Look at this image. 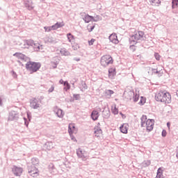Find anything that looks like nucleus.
Instances as JSON below:
<instances>
[{
    "mask_svg": "<svg viewBox=\"0 0 178 178\" xmlns=\"http://www.w3.org/2000/svg\"><path fill=\"white\" fill-rule=\"evenodd\" d=\"M152 74H158V73H159V71H158L157 69L152 68Z\"/></svg>",
    "mask_w": 178,
    "mask_h": 178,
    "instance_id": "nucleus-40",
    "label": "nucleus"
},
{
    "mask_svg": "<svg viewBox=\"0 0 178 178\" xmlns=\"http://www.w3.org/2000/svg\"><path fill=\"white\" fill-rule=\"evenodd\" d=\"M159 3H161V1H159Z\"/></svg>",
    "mask_w": 178,
    "mask_h": 178,
    "instance_id": "nucleus-61",
    "label": "nucleus"
},
{
    "mask_svg": "<svg viewBox=\"0 0 178 178\" xmlns=\"http://www.w3.org/2000/svg\"><path fill=\"white\" fill-rule=\"evenodd\" d=\"M19 119V113L17 111H12L8 116V120H17Z\"/></svg>",
    "mask_w": 178,
    "mask_h": 178,
    "instance_id": "nucleus-10",
    "label": "nucleus"
},
{
    "mask_svg": "<svg viewBox=\"0 0 178 178\" xmlns=\"http://www.w3.org/2000/svg\"><path fill=\"white\" fill-rule=\"evenodd\" d=\"M76 129L74 124H69L68 126V132L70 134L71 133H73V129Z\"/></svg>",
    "mask_w": 178,
    "mask_h": 178,
    "instance_id": "nucleus-30",
    "label": "nucleus"
},
{
    "mask_svg": "<svg viewBox=\"0 0 178 178\" xmlns=\"http://www.w3.org/2000/svg\"><path fill=\"white\" fill-rule=\"evenodd\" d=\"M114 92H113V90H106L104 94L107 97V98H111Z\"/></svg>",
    "mask_w": 178,
    "mask_h": 178,
    "instance_id": "nucleus-25",
    "label": "nucleus"
},
{
    "mask_svg": "<svg viewBox=\"0 0 178 178\" xmlns=\"http://www.w3.org/2000/svg\"><path fill=\"white\" fill-rule=\"evenodd\" d=\"M95 137H99L101 134H102V129L99 127H97L95 128Z\"/></svg>",
    "mask_w": 178,
    "mask_h": 178,
    "instance_id": "nucleus-19",
    "label": "nucleus"
},
{
    "mask_svg": "<svg viewBox=\"0 0 178 178\" xmlns=\"http://www.w3.org/2000/svg\"><path fill=\"white\" fill-rule=\"evenodd\" d=\"M73 97L74 98V99H76V101H79V99H80V95L77 94H74L73 95Z\"/></svg>",
    "mask_w": 178,
    "mask_h": 178,
    "instance_id": "nucleus-38",
    "label": "nucleus"
},
{
    "mask_svg": "<svg viewBox=\"0 0 178 178\" xmlns=\"http://www.w3.org/2000/svg\"><path fill=\"white\" fill-rule=\"evenodd\" d=\"M108 40H110L111 42H113V44H119V40H118V35H116L115 33L111 34L108 37Z\"/></svg>",
    "mask_w": 178,
    "mask_h": 178,
    "instance_id": "nucleus-14",
    "label": "nucleus"
},
{
    "mask_svg": "<svg viewBox=\"0 0 178 178\" xmlns=\"http://www.w3.org/2000/svg\"><path fill=\"white\" fill-rule=\"evenodd\" d=\"M56 115L58 116V118H63V111L60 108H59L58 110V111L56 112Z\"/></svg>",
    "mask_w": 178,
    "mask_h": 178,
    "instance_id": "nucleus-29",
    "label": "nucleus"
},
{
    "mask_svg": "<svg viewBox=\"0 0 178 178\" xmlns=\"http://www.w3.org/2000/svg\"><path fill=\"white\" fill-rule=\"evenodd\" d=\"M65 26L63 22H57L54 25L51 26L53 30H57V29H60V27H63Z\"/></svg>",
    "mask_w": 178,
    "mask_h": 178,
    "instance_id": "nucleus-22",
    "label": "nucleus"
},
{
    "mask_svg": "<svg viewBox=\"0 0 178 178\" xmlns=\"http://www.w3.org/2000/svg\"><path fill=\"white\" fill-rule=\"evenodd\" d=\"M94 29H95V25L90 26V29H89V33H91V31H92V30H94Z\"/></svg>",
    "mask_w": 178,
    "mask_h": 178,
    "instance_id": "nucleus-47",
    "label": "nucleus"
},
{
    "mask_svg": "<svg viewBox=\"0 0 178 178\" xmlns=\"http://www.w3.org/2000/svg\"><path fill=\"white\" fill-rule=\"evenodd\" d=\"M146 70L149 76H152V68L151 67H147Z\"/></svg>",
    "mask_w": 178,
    "mask_h": 178,
    "instance_id": "nucleus-33",
    "label": "nucleus"
},
{
    "mask_svg": "<svg viewBox=\"0 0 178 178\" xmlns=\"http://www.w3.org/2000/svg\"><path fill=\"white\" fill-rule=\"evenodd\" d=\"M54 90H55V87L51 86V87L49 89V92H54Z\"/></svg>",
    "mask_w": 178,
    "mask_h": 178,
    "instance_id": "nucleus-44",
    "label": "nucleus"
},
{
    "mask_svg": "<svg viewBox=\"0 0 178 178\" xmlns=\"http://www.w3.org/2000/svg\"><path fill=\"white\" fill-rule=\"evenodd\" d=\"M65 86L64 90H65V91H67V90H70V84H69V82H67V81H65L64 82V85Z\"/></svg>",
    "mask_w": 178,
    "mask_h": 178,
    "instance_id": "nucleus-28",
    "label": "nucleus"
},
{
    "mask_svg": "<svg viewBox=\"0 0 178 178\" xmlns=\"http://www.w3.org/2000/svg\"><path fill=\"white\" fill-rule=\"evenodd\" d=\"M40 1H45V0H40Z\"/></svg>",
    "mask_w": 178,
    "mask_h": 178,
    "instance_id": "nucleus-62",
    "label": "nucleus"
},
{
    "mask_svg": "<svg viewBox=\"0 0 178 178\" xmlns=\"http://www.w3.org/2000/svg\"><path fill=\"white\" fill-rule=\"evenodd\" d=\"M149 165H151V161L149 160L145 161L143 162V166H145V168H147V166H149Z\"/></svg>",
    "mask_w": 178,
    "mask_h": 178,
    "instance_id": "nucleus-34",
    "label": "nucleus"
},
{
    "mask_svg": "<svg viewBox=\"0 0 178 178\" xmlns=\"http://www.w3.org/2000/svg\"><path fill=\"white\" fill-rule=\"evenodd\" d=\"M44 31L49 33V31H52L54 30V28H52V26H44Z\"/></svg>",
    "mask_w": 178,
    "mask_h": 178,
    "instance_id": "nucleus-32",
    "label": "nucleus"
},
{
    "mask_svg": "<svg viewBox=\"0 0 178 178\" xmlns=\"http://www.w3.org/2000/svg\"><path fill=\"white\" fill-rule=\"evenodd\" d=\"M74 60H76V62H80V58L75 57Z\"/></svg>",
    "mask_w": 178,
    "mask_h": 178,
    "instance_id": "nucleus-50",
    "label": "nucleus"
},
{
    "mask_svg": "<svg viewBox=\"0 0 178 178\" xmlns=\"http://www.w3.org/2000/svg\"><path fill=\"white\" fill-rule=\"evenodd\" d=\"M100 63L102 66L106 67V66H109V65L113 63V58L110 55H104L102 57Z\"/></svg>",
    "mask_w": 178,
    "mask_h": 178,
    "instance_id": "nucleus-5",
    "label": "nucleus"
},
{
    "mask_svg": "<svg viewBox=\"0 0 178 178\" xmlns=\"http://www.w3.org/2000/svg\"><path fill=\"white\" fill-rule=\"evenodd\" d=\"M141 123H140V127H145V124H147V115H142L140 118Z\"/></svg>",
    "mask_w": 178,
    "mask_h": 178,
    "instance_id": "nucleus-18",
    "label": "nucleus"
},
{
    "mask_svg": "<svg viewBox=\"0 0 178 178\" xmlns=\"http://www.w3.org/2000/svg\"><path fill=\"white\" fill-rule=\"evenodd\" d=\"M44 148L47 149L48 151H51L54 148V143L52 142H47L44 144Z\"/></svg>",
    "mask_w": 178,
    "mask_h": 178,
    "instance_id": "nucleus-23",
    "label": "nucleus"
},
{
    "mask_svg": "<svg viewBox=\"0 0 178 178\" xmlns=\"http://www.w3.org/2000/svg\"><path fill=\"white\" fill-rule=\"evenodd\" d=\"M3 95H0V106H2V105H3V103H2V99H3Z\"/></svg>",
    "mask_w": 178,
    "mask_h": 178,
    "instance_id": "nucleus-43",
    "label": "nucleus"
},
{
    "mask_svg": "<svg viewBox=\"0 0 178 178\" xmlns=\"http://www.w3.org/2000/svg\"><path fill=\"white\" fill-rule=\"evenodd\" d=\"M60 53L61 55H63V56H69L70 55V52H69V51H67V49L65 48H62L60 50Z\"/></svg>",
    "mask_w": 178,
    "mask_h": 178,
    "instance_id": "nucleus-20",
    "label": "nucleus"
},
{
    "mask_svg": "<svg viewBox=\"0 0 178 178\" xmlns=\"http://www.w3.org/2000/svg\"><path fill=\"white\" fill-rule=\"evenodd\" d=\"M113 70H112V69L108 70V76H111V74H113Z\"/></svg>",
    "mask_w": 178,
    "mask_h": 178,
    "instance_id": "nucleus-48",
    "label": "nucleus"
},
{
    "mask_svg": "<svg viewBox=\"0 0 178 178\" xmlns=\"http://www.w3.org/2000/svg\"><path fill=\"white\" fill-rule=\"evenodd\" d=\"M155 120L153 119H148L146 122L145 127H146L147 131H152L154 130V123Z\"/></svg>",
    "mask_w": 178,
    "mask_h": 178,
    "instance_id": "nucleus-9",
    "label": "nucleus"
},
{
    "mask_svg": "<svg viewBox=\"0 0 178 178\" xmlns=\"http://www.w3.org/2000/svg\"><path fill=\"white\" fill-rule=\"evenodd\" d=\"M24 6L26 7L28 10H32L33 9V1L28 0L25 1Z\"/></svg>",
    "mask_w": 178,
    "mask_h": 178,
    "instance_id": "nucleus-17",
    "label": "nucleus"
},
{
    "mask_svg": "<svg viewBox=\"0 0 178 178\" xmlns=\"http://www.w3.org/2000/svg\"><path fill=\"white\" fill-rule=\"evenodd\" d=\"M120 130L121 131V133H123V134H127V124H122L120 127Z\"/></svg>",
    "mask_w": 178,
    "mask_h": 178,
    "instance_id": "nucleus-24",
    "label": "nucleus"
},
{
    "mask_svg": "<svg viewBox=\"0 0 178 178\" xmlns=\"http://www.w3.org/2000/svg\"><path fill=\"white\" fill-rule=\"evenodd\" d=\"M79 88L81 91H84L85 90H87V88H88V87L87 86V83H86V81H81Z\"/></svg>",
    "mask_w": 178,
    "mask_h": 178,
    "instance_id": "nucleus-21",
    "label": "nucleus"
},
{
    "mask_svg": "<svg viewBox=\"0 0 178 178\" xmlns=\"http://www.w3.org/2000/svg\"><path fill=\"white\" fill-rule=\"evenodd\" d=\"M46 44H56V40L52 37L47 36L44 38Z\"/></svg>",
    "mask_w": 178,
    "mask_h": 178,
    "instance_id": "nucleus-15",
    "label": "nucleus"
},
{
    "mask_svg": "<svg viewBox=\"0 0 178 178\" xmlns=\"http://www.w3.org/2000/svg\"><path fill=\"white\" fill-rule=\"evenodd\" d=\"M39 162L40 161H38V159L33 158L31 159V165H33L36 166V165H38Z\"/></svg>",
    "mask_w": 178,
    "mask_h": 178,
    "instance_id": "nucleus-27",
    "label": "nucleus"
},
{
    "mask_svg": "<svg viewBox=\"0 0 178 178\" xmlns=\"http://www.w3.org/2000/svg\"><path fill=\"white\" fill-rule=\"evenodd\" d=\"M76 155L78 158H80L83 161L88 159V157H87V152L82 150L81 148L76 149Z\"/></svg>",
    "mask_w": 178,
    "mask_h": 178,
    "instance_id": "nucleus-7",
    "label": "nucleus"
},
{
    "mask_svg": "<svg viewBox=\"0 0 178 178\" xmlns=\"http://www.w3.org/2000/svg\"><path fill=\"white\" fill-rule=\"evenodd\" d=\"M58 66V64H56V63H54V66H53L54 69H56Z\"/></svg>",
    "mask_w": 178,
    "mask_h": 178,
    "instance_id": "nucleus-54",
    "label": "nucleus"
},
{
    "mask_svg": "<svg viewBox=\"0 0 178 178\" xmlns=\"http://www.w3.org/2000/svg\"><path fill=\"white\" fill-rule=\"evenodd\" d=\"M101 124L98 123L97 127H99Z\"/></svg>",
    "mask_w": 178,
    "mask_h": 178,
    "instance_id": "nucleus-59",
    "label": "nucleus"
},
{
    "mask_svg": "<svg viewBox=\"0 0 178 178\" xmlns=\"http://www.w3.org/2000/svg\"><path fill=\"white\" fill-rule=\"evenodd\" d=\"M13 56H16V58L21 59V60H24V62H27L26 63V69L30 72L31 74L38 72V70L41 69V63L31 61L30 58L27 57L26 55L22 53H15Z\"/></svg>",
    "mask_w": 178,
    "mask_h": 178,
    "instance_id": "nucleus-1",
    "label": "nucleus"
},
{
    "mask_svg": "<svg viewBox=\"0 0 178 178\" xmlns=\"http://www.w3.org/2000/svg\"><path fill=\"white\" fill-rule=\"evenodd\" d=\"M19 65H22V66H23V64H22V62H20V60H18Z\"/></svg>",
    "mask_w": 178,
    "mask_h": 178,
    "instance_id": "nucleus-58",
    "label": "nucleus"
},
{
    "mask_svg": "<svg viewBox=\"0 0 178 178\" xmlns=\"http://www.w3.org/2000/svg\"><path fill=\"white\" fill-rule=\"evenodd\" d=\"M167 127H170V122H167Z\"/></svg>",
    "mask_w": 178,
    "mask_h": 178,
    "instance_id": "nucleus-56",
    "label": "nucleus"
},
{
    "mask_svg": "<svg viewBox=\"0 0 178 178\" xmlns=\"http://www.w3.org/2000/svg\"><path fill=\"white\" fill-rule=\"evenodd\" d=\"M128 95H129V97L128 99H131V97H133L134 102H138V99H140V95H138L137 93H134V92H133L131 90H130L128 92Z\"/></svg>",
    "mask_w": 178,
    "mask_h": 178,
    "instance_id": "nucleus-11",
    "label": "nucleus"
},
{
    "mask_svg": "<svg viewBox=\"0 0 178 178\" xmlns=\"http://www.w3.org/2000/svg\"><path fill=\"white\" fill-rule=\"evenodd\" d=\"M120 115L122 116V119H126V115H124V114H123V113L120 112Z\"/></svg>",
    "mask_w": 178,
    "mask_h": 178,
    "instance_id": "nucleus-49",
    "label": "nucleus"
},
{
    "mask_svg": "<svg viewBox=\"0 0 178 178\" xmlns=\"http://www.w3.org/2000/svg\"><path fill=\"white\" fill-rule=\"evenodd\" d=\"M177 96L178 97V90H177Z\"/></svg>",
    "mask_w": 178,
    "mask_h": 178,
    "instance_id": "nucleus-60",
    "label": "nucleus"
},
{
    "mask_svg": "<svg viewBox=\"0 0 178 178\" xmlns=\"http://www.w3.org/2000/svg\"><path fill=\"white\" fill-rule=\"evenodd\" d=\"M167 134L166 130L163 129L161 133L162 137H165Z\"/></svg>",
    "mask_w": 178,
    "mask_h": 178,
    "instance_id": "nucleus-45",
    "label": "nucleus"
},
{
    "mask_svg": "<svg viewBox=\"0 0 178 178\" xmlns=\"http://www.w3.org/2000/svg\"><path fill=\"white\" fill-rule=\"evenodd\" d=\"M25 48H30V47H33L34 51L38 52V51H41L42 49V45L40 44L38 42H35L33 40H26L24 42Z\"/></svg>",
    "mask_w": 178,
    "mask_h": 178,
    "instance_id": "nucleus-4",
    "label": "nucleus"
},
{
    "mask_svg": "<svg viewBox=\"0 0 178 178\" xmlns=\"http://www.w3.org/2000/svg\"><path fill=\"white\" fill-rule=\"evenodd\" d=\"M81 16L83 17V20H84L85 23H90L92 20V16L86 14L85 13H81Z\"/></svg>",
    "mask_w": 178,
    "mask_h": 178,
    "instance_id": "nucleus-13",
    "label": "nucleus"
},
{
    "mask_svg": "<svg viewBox=\"0 0 178 178\" xmlns=\"http://www.w3.org/2000/svg\"><path fill=\"white\" fill-rule=\"evenodd\" d=\"M67 37L69 42H72V40H73V38H74V36L70 33L67 34Z\"/></svg>",
    "mask_w": 178,
    "mask_h": 178,
    "instance_id": "nucleus-31",
    "label": "nucleus"
},
{
    "mask_svg": "<svg viewBox=\"0 0 178 178\" xmlns=\"http://www.w3.org/2000/svg\"><path fill=\"white\" fill-rule=\"evenodd\" d=\"M144 31H139L138 33H134L129 38V44H131L129 48L133 52L136 51V44L137 41H144Z\"/></svg>",
    "mask_w": 178,
    "mask_h": 178,
    "instance_id": "nucleus-2",
    "label": "nucleus"
},
{
    "mask_svg": "<svg viewBox=\"0 0 178 178\" xmlns=\"http://www.w3.org/2000/svg\"><path fill=\"white\" fill-rule=\"evenodd\" d=\"M13 173L15 175V176H22V173H23V168L14 166L13 168Z\"/></svg>",
    "mask_w": 178,
    "mask_h": 178,
    "instance_id": "nucleus-12",
    "label": "nucleus"
},
{
    "mask_svg": "<svg viewBox=\"0 0 178 178\" xmlns=\"http://www.w3.org/2000/svg\"><path fill=\"white\" fill-rule=\"evenodd\" d=\"M40 101L38 99L33 97L30 99V105L31 108H33V109H38L40 108Z\"/></svg>",
    "mask_w": 178,
    "mask_h": 178,
    "instance_id": "nucleus-8",
    "label": "nucleus"
},
{
    "mask_svg": "<svg viewBox=\"0 0 178 178\" xmlns=\"http://www.w3.org/2000/svg\"><path fill=\"white\" fill-rule=\"evenodd\" d=\"M90 118L95 122V120H98V118H99V112H98L97 110H93L90 114Z\"/></svg>",
    "mask_w": 178,
    "mask_h": 178,
    "instance_id": "nucleus-16",
    "label": "nucleus"
},
{
    "mask_svg": "<svg viewBox=\"0 0 178 178\" xmlns=\"http://www.w3.org/2000/svg\"><path fill=\"white\" fill-rule=\"evenodd\" d=\"M154 57L156 59V60H160V59H161V56L158 53L154 54Z\"/></svg>",
    "mask_w": 178,
    "mask_h": 178,
    "instance_id": "nucleus-39",
    "label": "nucleus"
},
{
    "mask_svg": "<svg viewBox=\"0 0 178 178\" xmlns=\"http://www.w3.org/2000/svg\"><path fill=\"white\" fill-rule=\"evenodd\" d=\"M155 99L157 102L170 104L172 102V96L168 92L160 90L156 93Z\"/></svg>",
    "mask_w": 178,
    "mask_h": 178,
    "instance_id": "nucleus-3",
    "label": "nucleus"
},
{
    "mask_svg": "<svg viewBox=\"0 0 178 178\" xmlns=\"http://www.w3.org/2000/svg\"><path fill=\"white\" fill-rule=\"evenodd\" d=\"M24 124L26 127H29V121H27V119L26 118H24Z\"/></svg>",
    "mask_w": 178,
    "mask_h": 178,
    "instance_id": "nucleus-46",
    "label": "nucleus"
},
{
    "mask_svg": "<svg viewBox=\"0 0 178 178\" xmlns=\"http://www.w3.org/2000/svg\"><path fill=\"white\" fill-rule=\"evenodd\" d=\"M27 116H28L29 120H30V119H31V116L30 115H29V114H27Z\"/></svg>",
    "mask_w": 178,
    "mask_h": 178,
    "instance_id": "nucleus-55",
    "label": "nucleus"
},
{
    "mask_svg": "<svg viewBox=\"0 0 178 178\" xmlns=\"http://www.w3.org/2000/svg\"><path fill=\"white\" fill-rule=\"evenodd\" d=\"M11 74H12L13 79H16L17 77V74H16V72L14 70L11 71Z\"/></svg>",
    "mask_w": 178,
    "mask_h": 178,
    "instance_id": "nucleus-41",
    "label": "nucleus"
},
{
    "mask_svg": "<svg viewBox=\"0 0 178 178\" xmlns=\"http://www.w3.org/2000/svg\"><path fill=\"white\" fill-rule=\"evenodd\" d=\"M161 170V168H159L157 170V175H156V178H163L162 177V176H163V174H162V172H161L159 170Z\"/></svg>",
    "mask_w": 178,
    "mask_h": 178,
    "instance_id": "nucleus-35",
    "label": "nucleus"
},
{
    "mask_svg": "<svg viewBox=\"0 0 178 178\" xmlns=\"http://www.w3.org/2000/svg\"><path fill=\"white\" fill-rule=\"evenodd\" d=\"M94 42H95V39L92 38L90 40L88 41L89 45H93Z\"/></svg>",
    "mask_w": 178,
    "mask_h": 178,
    "instance_id": "nucleus-42",
    "label": "nucleus"
},
{
    "mask_svg": "<svg viewBox=\"0 0 178 178\" xmlns=\"http://www.w3.org/2000/svg\"><path fill=\"white\" fill-rule=\"evenodd\" d=\"M112 113H113V115H118V113H119V109H118V108L115 107L112 110Z\"/></svg>",
    "mask_w": 178,
    "mask_h": 178,
    "instance_id": "nucleus-37",
    "label": "nucleus"
},
{
    "mask_svg": "<svg viewBox=\"0 0 178 178\" xmlns=\"http://www.w3.org/2000/svg\"><path fill=\"white\" fill-rule=\"evenodd\" d=\"M150 2H152V3H154V2H155V0H149Z\"/></svg>",
    "mask_w": 178,
    "mask_h": 178,
    "instance_id": "nucleus-57",
    "label": "nucleus"
},
{
    "mask_svg": "<svg viewBox=\"0 0 178 178\" xmlns=\"http://www.w3.org/2000/svg\"><path fill=\"white\" fill-rule=\"evenodd\" d=\"M92 22H98V19H96L94 18V17H92Z\"/></svg>",
    "mask_w": 178,
    "mask_h": 178,
    "instance_id": "nucleus-53",
    "label": "nucleus"
},
{
    "mask_svg": "<svg viewBox=\"0 0 178 178\" xmlns=\"http://www.w3.org/2000/svg\"><path fill=\"white\" fill-rule=\"evenodd\" d=\"M145 102V99H144L143 97H140V102H138V105L142 106V105L144 104Z\"/></svg>",
    "mask_w": 178,
    "mask_h": 178,
    "instance_id": "nucleus-36",
    "label": "nucleus"
},
{
    "mask_svg": "<svg viewBox=\"0 0 178 178\" xmlns=\"http://www.w3.org/2000/svg\"><path fill=\"white\" fill-rule=\"evenodd\" d=\"M27 168L28 173L30 176H32V177H36V176H38V170L35 165L29 163Z\"/></svg>",
    "mask_w": 178,
    "mask_h": 178,
    "instance_id": "nucleus-6",
    "label": "nucleus"
},
{
    "mask_svg": "<svg viewBox=\"0 0 178 178\" xmlns=\"http://www.w3.org/2000/svg\"><path fill=\"white\" fill-rule=\"evenodd\" d=\"M59 83H60V84H65V81H63V79H60V81H59Z\"/></svg>",
    "mask_w": 178,
    "mask_h": 178,
    "instance_id": "nucleus-52",
    "label": "nucleus"
},
{
    "mask_svg": "<svg viewBox=\"0 0 178 178\" xmlns=\"http://www.w3.org/2000/svg\"><path fill=\"white\" fill-rule=\"evenodd\" d=\"M50 169H51L52 170H54V169H55V166H54V164H51L49 165Z\"/></svg>",
    "mask_w": 178,
    "mask_h": 178,
    "instance_id": "nucleus-51",
    "label": "nucleus"
},
{
    "mask_svg": "<svg viewBox=\"0 0 178 178\" xmlns=\"http://www.w3.org/2000/svg\"><path fill=\"white\" fill-rule=\"evenodd\" d=\"M172 9H176L178 8V0H172Z\"/></svg>",
    "mask_w": 178,
    "mask_h": 178,
    "instance_id": "nucleus-26",
    "label": "nucleus"
}]
</instances>
